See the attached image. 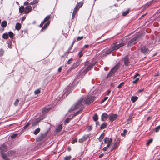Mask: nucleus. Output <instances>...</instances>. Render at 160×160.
<instances>
[{"label":"nucleus","instance_id":"nucleus-1","mask_svg":"<svg viewBox=\"0 0 160 160\" xmlns=\"http://www.w3.org/2000/svg\"><path fill=\"white\" fill-rule=\"evenodd\" d=\"M83 103V102L82 97L78 100L74 106L71 107L70 109L68 111L69 112H72L73 110H75L79 107L81 108L82 107V105Z\"/></svg>","mask_w":160,"mask_h":160},{"label":"nucleus","instance_id":"nucleus-2","mask_svg":"<svg viewBox=\"0 0 160 160\" xmlns=\"http://www.w3.org/2000/svg\"><path fill=\"white\" fill-rule=\"evenodd\" d=\"M83 102L86 104L89 105L92 102L95 100V97L93 96H86L84 98H82Z\"/></svg>","mask_w":160,"mask_h":160},{"label":"nucleus","instance_id":"nucleus-3","mask_svg":"<svg viewBox=\"0 0 160 160\" xmlns=\"http://www.w3.org/2000/svg\"><path fill=\"white\" fill-rule=\"evenodd\" d=\"M83 3L82 2H80L79 3H78L75 7L74 8V10H73L72 16V18L73 19L75 17L76 14L77 13L78 11L79 10V8L82 6V5Z\"/></svg>","mask_w":160,"mask_h":160},{"label":"nucleus","instance_id":"nucleus-4","mask_svg":"<svg viewBox=\"0 0 160 160\" xmlns=\"http://www.w3.org/2000/svg\"><path fill=\"white\" fill-rule=\"evenodd\" d=\"M124 44H125L123 42L120 43L118 42H117L115 43H114L111 46L112 50L114 51L117 50L119 49L120 48L124 46Z\"/></svg>","mask_w":160,"mask_h":160},{"label":"nucleus","instance_id":"nucleus-5","mask_svg":"<svg viewBox=\"0 0 160 160\" xmlns=\"http://www.w3.org/2000/svg\"><path fill=\"white\" fill-rule=\"evenodd\" d=\"M139 37L138 36H136L133 39L129 41L128 43V47L134 45L139 39Z\"/></svg>","mask_w":160,"mask_h":160},{"label":"nucleus","instance_id":"nucleus-6","mask_svg":"<svg viewBox=\"0 0 160 160\" xmlns=\"http://www.w3.org/2000/svg\"><path fill=\"white\" fill-rule=\"evenodd\" d=\"M72 85H71L67 87L64 90L63 94H66V96H67L69 94L72 90Z\"/></svg>","mask_w":160,"mask_h":160},{"label":"nucleus","instance_id":"nucleus-7","mask_svg":"<svg viewBox=\"0 0 160 160\" xmlns=\"http://www.w3.org/2000/svg\"><path fill=\"white\" fill-rule=\"evenodd\" d=\"M119 67L118 65H116L113 68H112L108 74V77H109L111 76L115 72Z\"/></svg>","mask_w":160,"mask_h":160},{"label":"nucleus","instance_id":"nucleus-8","mask_svg":"<svg viewBox=\"0 0 160 160\" xmlns=\"http://www.w3.org/2000/svg\"><path fill=\"white\" fill-rule=\"evenodd\" d=\"M112 140V138H109L107 137H106L104 139V142L107 144V147H109L111 145Z\"/></svg>","mask_w":160,"mask_h":160},{"label":"nucleus","instance_id":"nucleus-9","mask_svg":"<svg viewBox=\"0 0 160 160\" xmlns=\"http://www.w3.org/2000/svg\"><path fill=\"white\" fill-rule=\"evenodd\" d=\"M80 64V63L78 62H76L74 63L73 64L72 66L69 68V69L68 70V72H70L72 70L74 69L77 67H78L79 65Z\"/></svg>","mask_w":160,"mask_h":160},{"label":"nucleus","instance_id":"nucleus-10","mask_svg":"<svg viewBox=\"0 0 160 160\" xmlns=\"http://www.w3.org/2000/svg\"><path fill=\"white\" fill-rule=\"evenodd\" d=\"M141 52L144 54H147L148 53L149 50L147 48L143 47L141 49Z\"/></svg>","mask_w":160,"mask_h":160},{"label":"nucleus","instance_id":"nucleus-11","mask_svg":"<svg viewBox=\"0 0 160 160\" xmlns=\"http://www.w3.org/2000/svg\"><path fill=\"white\" fill-rule=\"evenodd\" d=\"M32 10V7L30 6H28L25 8L24 13H28L30 12Z\"/></svg>","mask_w":160,"mask_h":160},{"label":"nucleus","instance_id":"nucleus-12","mask_svg":"<svg viewBox=\"0 0 160 160\" xmlns=\"http://www.w3.org/2000/svg\"><path fill=\"white\" fill-rule=\"evenodd\" d=\"M7 147L4 144H2L0 146V150H1L0 152L1 153H3L2 152H6L7 150Z\"/></svg>","mask_w":160,"mask_h":160},{"label":"nucleus","instance_id":"nucleus-13","mask_svg":"<svg viewBox=\"0 0 160 160\" xmlns=\"http://www.w3.org/2000/svg\"><path fill=\"white\" fill-rule=\"evenodd\" d=\"M94 64H92L89 65L87 68L83 71L82 72L84 74H85L88 72L91 69Z\"/></svg>","mask_w":160,"mask_h":160},{"label":"nucleus","instance_id":"nucleus-14","mask_svg":"<svg viewBox=\"0 0 160 160\" xmlns=\"http://www.w3.org/2000/svg\"><path fill=\"white\" fill-rule=\"evenodd\" d=\"M89 137L88 135H85L81 139H79L78 142H79L82 143L85 141Z\"/></svg>","mask_w":160,"mask_h":160},{"label":"nucleus","instance_id":"nucleus-15","mask_svg":"<svg viewBox=\"0 0 160 160\" xmlns=\"http://www.w3.org/2000/svg\"><path fill=\"white\" fill-rule=\"evenodd\" d=\"M117 117V115L116 114H112L109 117V119L111 121L115 120Z\"/></svg>","mask_w":160,"mask_h":160},{"label":"nucleus","instance_id":"nucleus-16","mask_svg":"<svg viewBox=\"0 0 160 160\" xmlns=\"http://www.w3.org/2000/svg\"><path fill=\"white\" fill-rule=\"evenodd\" d=\"M108 115L105 113H103L102 114L101 116L102 120L104 121L107 120L108 118Z\"/></svg>","mask_w":160,"mask_h":160},{"label":"nucleus","instance_id":"nucleus-17","mask_svg":"<svg viewBox=\"0 0 160 160\" xmlns=\"http://www.w3.org/2000/svg\"><path fill=\"white\" fill-rule=\"evenodd\" d=\"M124 64L125 65L127 66L128 65L129 62L128 61V58L127 56H126L123 59Z\"/></svg>","mask_w":160,"mask_h":160},{"label":"nucleus","instance_id":"nucleus-18","mask_svg":"<svg viewBox=\"0 0 160 160\" xmlns=\"http://www.w3.org/2000/svg\"><path fill=\"white\" fill-rule=\"evenodd\" d=\"M138 76H139V75L138 73H137L134 76V78H133L134 80L133 81V82H132L133 83H136L139 80V78L137 77H138Z\"/></svg>","mask_w":160,"mask_h":160},{"label":"nucleus","instance_id":"nucleus-19","mask_svg":"<svg viewBox=\"0 0 160 160\" xmlns=\"http://www.w3.org/2000/svg\"><path fill=\"white\" fill-rule=\"evenodd\" d=\"M50 108H47V107H45V108H44L42 109V111L43 113V114H45V113H47V112H48L49 111V110H50Z\"/></svg>","mask_w":160,"mask_h":160},{"label":"nucleus","instance_id":"nucleus-20","mask_svg":"<svg viewBox=\"0 0 160 160\" xmlns=\"http://www.w3.org/2000/svg\"><path fill=\"white\" fill-rule=\"evenodd\" d=\"M40 121V119L38 118L36 119L32 125V126H36Z\"/></svg>","mask_w":160,"mask_h":160},{"label":"nucleus","instance_id":"nucleus-21","mask_svg":"<svg viewBox=\"0 0 160 160\" xmlns=\"http://www.w3.org/2000/svg\"><path fill=\"white\" fill-rule=\"evenodd\" d=\"M50 23V21H48L44 25V26L41 29V30L42 31L43 29H45L48 26H49Z\"/></svg>","mask_w":160,"mask_h":160},{"label":"nucleus","instance_id":"nucleus-22","mask_svg":"<svg viewBox=\"0 0 160 160\" xmlns=\"http://www.w3.org/2000/svg\"><path fill=\"white\" fill-rule=\"evenodd\" d=\"M25 8L23 6H21L19 8V12L20 13H22L23 12H24Z\"/></svg>","mask_w":160,"mask_h":160},{"label":"nucleus","instance_id":"nucleus-23","mask_svg":"<svg viewBox=\"0 0 160 160\" xmlns=\"http://www.w3.org/2000/svg\"><path fill=\"white\" fill-rule=\"evenodd\" d=\"M2 155L3 159L4 160H10V159L5 154L2 153Z\"/></svg>","mask_w":160,"mask_h":160},{"label":"nucleus","instance_id":"nucleus-24","mask_svg":"<svg viewBox=\"0 0 160 160\" xmlns=\"http://www.w3.org/2000/svg\"><path fill=\"white\" fill-rule=\"evenodd\" d=\"M83 109V107H82L81 108H80V110L78 111V112H77L73 114V116H76V115H77L79 113H80L82 112V110Z\"/></svg>","mask_w":160,"mask_h":160},{"label":"nucleus","instance_id":"nucleus-25","mask_svg":"<svg viewBox=\"0 0 160 160\" xmlns=\"http://www.w3.org/2000/svg\"><path fill=\"white\" fill-rule=\"evenodd\" d=\"M21 27V25L20 23H18L16 24L15 26L16 29L18 30H19Z\"/></svg>","mask_w":160,"mask_h":160},{"label":"nucleus","instance_id":"nucleus-26","mask_svg":"<svg viewBox=\"0 0 160 160\" xmlns=\"http://www.w3.org/2000/svg\"><path fill=\"white\" fill-rule=\"evenodd\" d=\"M107 123H102L100 126V129H102L105 128L107 126Z\"/></svg>","mask_w":160,"mask_h":160},{"label":"nucleus","instance_id":"nucleus-27","mask_svg":"<svg viewBox=\"0 0 160 160\" xmlns=\"http://www.w3.org/2000/svg\"><path fill=\"white\" fill-rule=\"evenodd\" d=\"M138 98L136 96H133L131 97V100L132 102H134Z\"/></svg>","mask_w":160,"mask_h":160},{"label":"nucleus","instance_id":"nucleus-28","mask_svg":"<svg viewBox=\"0 0 160 160\" xmlns=\"http://www.w3.org/2000/svg\"><path fill=\"white\" fill-rule=\"evenodd\" d=\"M7 25V22L5 21H3L2 22L1 26L3 28H5Z\"/></svg>","mask_w":160,"mask_h":160},{"label":"nucleus","instance_id":"nucleus-29","mask_svg":"<svg viewBox=\"0 0 160 160\" xmlns=\"http://www.w3.org/2000/svg\"><path fill=\"white\" fill-rule=\"evenodd\" d=\"M62 128V126L61 124L59 125L58 128L56 129V131L57 132H59L60 131Z\"/></svg>","mask_w":160,"mask_h":160},{"label":"nucleus","instance_id":"nucleus-30","mask_svg":"<svg viewBox=\"0 0 160 160\" xmlns=\"http://www.w3.org/2000/svg\"><path fill=\"white\" fill-rule=\"evenodd\" d=\"M2 37L4 39H7L8 38V35L7 33H4L2 35Z\"/></svg>","mask_w":160,"mask_h":160},{"label":"nucleus","instance_id":"nucleus-31","mask_svg":"<svg viewBox=\"0 0 160 160\" xmlns=\"http://www.w3.org/2000/svg\"><path fill=\"white\" fill-rule=\"evenodd\" d=\"M50 18V15H48L46 16V17L44 18L43 21V23H45L46 21H48Z\"/></svg>","mask_w":160,"mask_h":160},{"label":"nucleus","instance_id":"nucleus-32","mask_svg":"<svg viewBox=\"0 0 160 160\" xmlns=\"http://www.w3.org/2000/svg\"><path fill=\"white\" fill-rule=\"evenodd\" d=\"M8 47L10 48H12V43L11 41L8 42Z\"/></svg>","mask_w":160,"mask_h":160},{"label":"nucleus","instance_id":"nucleus-33","mask_svg":"<svg viewBox=\"0 0 160 160\" xmlns=\"http://www.w3.org/2000/svg\"><path fill=\"white\" fill-rule=\"evenodd\" d=\"M94 120L96 121L98 119V117L97 114H95L93 117Z\"/></svg>","mask_w":160,"mask_h":160},{"label":"nucleus","instance_id":"nucleus-34","mask_svg":"<svg viewBox=\"0 0 160 160\" xmlns=\"http://www.w3.org/2000/svg\"><path fill=\"white\" fill-rule=\"evenodd\" d=\"M40 129L39 128H37L34 131V133L35 135H36L38 134L40 131Z\"/></svg>","mask_w":160,"mask_h":160},{"label":"nucleus","instance_id":"nucleus-35","mask_svg":"<svg viewBox=\"0 0 160 160\" xmlns=\"http://www.w3.org/2000/svg\"><path fill=\"white\" fill-rule=\"evenodd\" d=\"M129 12V10H127L122 12V15L123 16H125L127 15Z\"/></svg>","mask_w":160,"mask_h":160},{"label":"nucleus","instance_id":"nucleus-36","mask_svg":"<svg viewBox=\"0 0 160 160\" xmlns=\"http://www.w3.org/2000/svg\"><path fill=\"white\" fill-rule=\"evenodd\" d=\"M132 122V118L131 117L129 116L127 120V122L129 124L131 122Z\"/></svg>","mask_w":160,"mask_h":160},{"label":"nucleus","instance_id":"nucleus-37","mask_svg":"<svg viewBox=\"0 0 160 160\" xmlns=\"http://www.w3.org/2000/svg\"><path fill=\"white\" fill-rule=\"evenodd\" d=\"M112 48L110 49H109L107 50L105 52V54H110L112 51Z\"/></svg>","mask_w":160,"mask_h":160},{"label":"nucleus","instance_id":"nucleus-38","mask_svg":"<svg viewBox=\"0 0 160 160\" xmlns=\"http://www.w3.org/2000/svg\"><path fill=\"white\" fill-rule=\"evenodd\" d=\"M71 158V156H66L64 158V160H70Z\"/></svg>","mask_w":160,"mask_h":160},{"label":"nucleus","instance_id":"nucleus-39","mask_svg":"<svg viewBox=\"0 0 160 160\" xmlns=\"http://www.w3.org/2000/svg\"><path fill=\"white\" fill-rule=\"evenodd\" d=\"M38 2V1L37 0H34L32 2L30 3V4L32 5H34Z\"/></svg>","mask_w":160,"mask_h":160},{"label":"nucleus","instance_id":"nucleus-40","mask_svg":"<svg viewBox=\"0 0 160 160\" xmlns=\"http://www.w3.org/2000/svg\"><path fill=\"white\" fill-rule=\"evenodd\" d=\"M8 36H9L12 39V37L13 36V33L11 32H8Z\"/></svg>","mask_w":160,"mask_h":160},{"label":"nucleus","instance_id":"nucleus-41","mask_svg":"<svg viewBox=\"0 0 160 160\" xmlns=\"http://www.w3.org/2000/svg\"><path fill=\"white\" fill-rule=\"evenodd\" d=\"M40 93V91L39 89H37L35 91L34 93L36 95L38 94H39Z\"/></svg>","mask_w":160,"mask_h":160},{"label":"nucleus","instance_id":"nucleus-42","mask_svg":"<svg viewBox=\"0 0 160 160\" xmlns=\"http://www.w3.org/2000/svg\"><path fill=\"white\" fill-rule=\"evenodd\" d=\"M153 140L152 139H150L148 140V141L147 142V145H149L151 143L152 141Z\"/></svg>","mask_w":160,"mask_h":160},{"label":"nucleus","instance_id":"nucleus-43","mask_svg":"<svg viewBox=\"0 0 160 160\" xmlns=\"http://www.w3.org/2000/svg\"><path fill=\"white\" fill-rule=\"evenodd\" d=\"M124 83L123 82H121L118 86V88H121L123 85Z\"/></svg>","mask_w":160,"mask_h":160},{"label":"nucleus","instance_id":"nucleus-44","mask_svg":"<svg viewBox=\"0 0 160 160\" xmlns=\"http://www.w3.org/2000/svg\"><path fill=\"white\" fill-rule=\"evenodd\" d=\"M108 98V97H105L104 99H103L101 102V103H103L105 101H106Z\"/></svg>","mask_w":160,"mask_h":160},{"label":"nucleus","instance_id":"nucleus-45","mask_svg":"<svg viewBox=\"0 0 160 160\" xmlns=\"http://www.w3.org/2000/svg\"><path fill=\"white\" fill-rule=\"evenodd\" d=\"M19 100L18 99H17L14 103V104L15 106H16L18 105Z\"/></svg>","mask_w":160,"mask_h":160},{"label":"nucleus","instance_id":"nucleus-46","mask_svg":"<svg viewBox=\"0 0 160 160\" xmlns=\"http://www.w3.org/2000/svg\"><path fill=\"white\" fill-rule=\"evenodd\" d=\"M160 129V125L159 126L156 128L155 130L156 132H158Z\"/></svg>","mask_w":160,"mask_h":160},{"label":"nucleus","instance_id":"nucleus-47","mask_svg":"<svg viewBox=\"0 0 160 160\" xmlns=\"http://www.w3.org/2000/svg\"><path fill=\"white\" fill-rule=\"evenodd\" d=\"M4 53V51L3 49H0V56H2Z\"/></svg>","mask_w":160,"mask_h":160},{"label":"nucleus","instance_id":"nucleus-48","mask_svg":"<svg viewBox=\"0 0 160 160\" xmlns=\"http://www.w3.org/2000/svg\"><path fill=\"white\" fill-rule=\"evenodd\" d=\"M83 38V36H82V37H78L77 38V41H80V40H81V39H82Z\"/></svg>","mask_w":160,"mask_h":160},{"label":"nucleus","instance_id":"nucleus-49","mask_svg":"<svg viewBox=\"0 0 160 160\" xmlns=\"http://www.w3.org/2000/svg\"><path fill=\"white\" fill-rule=\"evenodd\" d=\"M117 144H115L114 145H113L112 146V149L113 150V149H115L117 148Z\"/></svg>","mask_w":160,"mask_h":160},{"label":"nucleus","instance_id":"nucleus-50","mask_svg":"<svg viewBox=\"0 0 160 160\" xmlns=\"http://www.w3.org/2000/svg\"><path fill=\"white\" fill-rule=\"evenodd\" d=\"M105 135L104 133V132H102L101 134V135L99 137V138H103L104 137Z\"/></svg>","mask_w":160,"mask_h":160},{"label":"nucleus","instance_id":"nucleus-51","mask_svg":"<svg viewBox=\"0 0 160 160\" xmlns=\"http://www.w3.org/2000/svg\"><path fill=\"white\" fill-rule=\"evenodd\" d=\"M30 125V123L29 122H28L24 127H23V128L24 129H26V128L28 127L29 126V125Z\"/></svg>","mask_w":160,"mask_h":160},{"label":"nucleus","instance_id":"nucleus-52","mask_svg":"<svg viewBox=\"0 0 160 160\" xmlns=\"http://www.w3.org/2000/svg\"><path fill=\"white\" fill-rule=\"evenodd\" d=\"M71 118H68L67 119H66L65 121V123H68L71 120Z\"/></svg>","mask_w":160,"mask_h":160},{"label":"nucleus","instance_id":"nucleus-53","mask_svg":"<svg viewBox=\"0 0 160 160\" xmlns=\"http://www.w3.org/2000/svg\"><path fill=\"white\" fill-rule=\"evenodd\" d=\"M82 50L81 51L78 53V55H79V58H80L82 56Z\"/></svg>","mask_w":160,"mask_h":160},{"label":"nucleus","instance_id":"nucleus-54","mask_svg":"<svg viewBox=\"0 0 160 160\" xmlns=\"http://www.w3.org/2000/svg\"><path fill=\"white\" fill-rule=\"evenodd\" d=\"M77 142V139L75 138L72 141V143H74L75 142Z\"/></svg>","mask_w":160,"mask_h":160},{"label":"nucleus","instance_id":"nucleus-55","mask_svg":"<svg viewBox=\"0 0 160 160\" xmlns=\"http://www.w3.org/2000/svg\"><path fill=\"white\" fill-rule=\"evenodd\" d=\"M17 136V134H13L11 136L12 138H14Z\"/></svg>","mask_w":160,"mask_h":160},{"label":"nucleus","instance_id":"nucleus-56","mask_svg":"<svg viewBox=\"0 0 160 160\" xmlns=\"http://www.w3.org/2000/svg\"><path fill=\"white\" fill-rule=\"evenodd\" d=\"M72 59H69L68 61V62H67V63L68 64H70L71 63V61H72Z\"/></svg>","mask_w":160,"mask_h":160},{"label":"nucleus","instance_id":"nucleus-57","mask_svg":"<svg viewBox=\"0 0 160 160\" xmlns=\"http://www.w3.org/2000/svg\"><path fill=\"white\" fill-rule=\"evenodd\" d=\"M29 3L27 2H25L24 3V5H27V6H28V5H29Z\"/></svg>","mask_w":160,"mask_h":160},{"label":"nucleus","instance_id":"nucleus-58","mask_svg":"<svg viewBox=\"0 0 160 160\" xmlns=\"http://www.w3.org/2000/svg\"><path fill=\"white\" fill-rule=\"evenodd\" d=\"M107 148H108V147H104L103 148V150L104 151H107Z\"/></svg>","mask_w":160,"mask_h":160},{"label":"nucleus","instance_id":"nucleus-59","mask_svg":"<svg viewBox=\"0 0 160 160\" xmlns=\"http://www.w3.org/2000/svg\"><path fill=\"white\" fill-rule=\"evenodd\" d=\"M61 70H62V68H61V67H59V68L58 69V72H60L61 71Z\"/></svg>","mask_w":160,"mask_h":160},{"label":"nucleus","instance_id":"nucleus-60","mask_svg":"<svg viewBox=\"0 0 160 160\" xmlns=\"http://www.w3.org/2000/svg\"><path fill=\"white\" fill-rule=\"evenodd\" d=\"M143 89H139L138 91V92H142V91H143Z\"/></svg>","mask_w":160,"mask_h":160},{"label":"nucleus","instance_id":"nucleus-61","mask_svg":"<svg viewBox=\"0 0 160 160\" xmlns=\"http://www.w3.org/2000/svg\"><path fill=\"white\" fill-rule=\"evenodd\" d=\"M44 23H43V21H42L41 23L40 24V25L39 26L40 27H42L43 25V24Z\"/></svg>","mask_w":160,"mask_h":160},{"label":"nucleus","instance_id":"nucleus-62","mask_svg":"<svg viewBox=\"0 0 160 160\" xmlns=\"http://www.w3.org/2000/svg\"><path fill=\"white\" fill-rule=\"evenodd\" d=\"M88 45H86L83 47V48H88Z\"/></svg>","mask_w":160,"mask_h":160},{"label":"nucleus","instance_id":"nucleus-63","mask_svg":"<svg viewBox=\"0 0 160 160\" xmlns=\"http://www.w3.org/2000/svg\"><path fill=\"white\" fill-rule=\"evenodd\" d=\"M103 138H99L98 140L100 142H101L102 141V140Z\"/></svg>","mask_w":160,"mask_h":160},{"label":"nucleus","instance_id":"nucleus-64","mask_svg":"<svg viewBox=\"0 0 160 160\" xmlns=\"http://www.w3.org/2000/svg\"><path fill=\"white\" fill-rule=\"evenodd\" d=\"M103 155H104L103 154H101L99 155V158H101L103 156Z\"/></svg>","mask_w":160,"mask_h":160}]
</instances>
